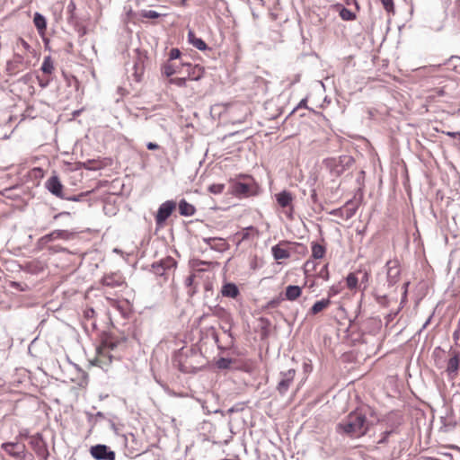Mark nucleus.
I'll return each mask as SVG.
<instances>
[{
  "instance_id": "obj_1",
  "label": "nucleus",
  "mask_w": 460,
  "mask_h": 460,
  "mask_svg": "<svg viewBox=\"0 0 460 460\" xmlns=\"http://www.w3.org/2000/svg\"><path fill=\"white\" fill-rule=\"evenodd\" d=\"M370 423L364 413L351 411L336 425V431L351 438L363 437L369 430Z\"/></svg>"
},
{
  "instance_id": "obj_2",
  "label": "nucleus",
  "mask_w": 460,
  "mask_h": 460,
  "mask_svg": "<svg viewBox=\"0 0 460 460\" xmlns=\"http://www.w3.org/2000/svg\"><path fill=\"white\" fill-rule=\"evenodd\" d=\"M353 160L349 156H340L338 158H329L325 160L326 166L334 176L341 175L347 167L352 164Z\"/></svg>"
},
{
  "instance_id": "obj_3",
  "label": "nucleus",
  "mask_w": 460,
  "mask_h": 460,
  "mask_svg": "<svg viewBox=\"0 0 460 460\" xmlns=\"http://www.w3.org/2000/svg\"><path fill=\"white\" fill-rule=\"evenodd\" d=\"M30 445L40 460H47L49 450L47 443L40 433H36L30 437Z\"/></svg>"
},
{
  "instance_id": "obj_4",
  "label": "nucleus",
  "mask_w": 460,
  "mask_h": 460,
  "mask_svg": "<svg viewBox=\"0 0 460 460\" xmlns=\"http://www.w3.org/2000/svg\"><path fill=\"white\" fill-rule=\"evenodd\" d=\"M1 448L10 456L16 459H23L26 456V446L18 440L13 442H4Z\"/></svg>"
},
{
  "instance_id": "obj_5",
  "label": "nucleus",
  "mask_w": 460,
  "mask_h": 460,
  "mask_svg": "<svg viewBox=\"0 0 460 460\" xmlns=\"http://www.w3.org/2000/svg\"><path fill=\"white\" fill-rule=\"evenodd\" d=\"M279 376L280 380L279 381L276 389L280 395H284L294 381L296 370L294 368H290L287 371H281Z\"/></svg>"
},
{
  "instance_id": "obj_6",
  "label": "nucleus",
  "mask_w": 460,
  "mask_h": 460,
  "mask_svg": "<svg viewBox=\"0 0 460 460\" xmlns=\"http://www.w3.org/2000/svg\"><path fill=\"white\" fill-rule=\"evenodd\" d=\"M176 203L173 200H167L162 203L155 215V223L162 226L175 209Z\"/></svg>"
},
{
  "instance_id": "obj_7",
  "label": "nucleus",
  "mask_w": 460,
  "mask_h": 460,
  "mask_svg": "<svg viewBox=\"0 0 460 460\" xmlns=\"http://www.w3.org/2000/svg\"><path fill=\"white\" fill-rule=\"evenodd\" d=\"M175 267V260L168 256L164 259L160 260L159 261L154 262L152 264V270L155 275L163 277L167 270H170Z\"/></svg>"
},
{
  "instance_id": "obj_8",
  "label": "nucleus",
  "mask_w": 460,
  "mask_h": 460,
  "mask_svg": "<svg viewBox=\"0 0 460 460\" xmlns=\"http://www.w3.org/2000/svg\"><path fill=\"white\" fill-rule=\"evenodd\" d=\"M45 188L54 196L63 199L66 195L63 192L64 186L57 175L49 177L45 181Z\"/></svg>"
},
{
  "instance_id": "obj_9",
  "label": "nucleus",
  "mask_w": 460,
  "mask_h": 460,
  "mask_svg": "<svg viewBox=\"0 0 460 460\" xmlns=\"http://www.w3.org/2000/svg\"><path fill=\"white\" fill-rule=\"evenodd\" d=\"M91 455L97 460H115V453L105 445H96L91 447Z\"/></svg>"
},
{
  "instance_id": "obj_10",
  "label": "nucleus",
  "mask_w": 460,
  "mask_h": 460,
  "mask_svg": "<svg viewBox=\"0 0 460 460\" xmlns=\"http://www.w3.org/2000/svg\"><path fill=\"white\" fill-rule=\"evenodd\" d=\"M387 282L390 286L397 283L400 276L399 262L397 261H388L385 264Z\"/></svg>"
},
{
  "instance_id": "obj_11",
  "label": "nucleus",
  "mask_w": 460,
  "mask_h": 460,
  "mask_svg": "<svg viewBox=\"0 0 460 460\" xmlns=\"http://www.w3.org/2000/svg\"><path fill=\"white\" fill-rule=\"evenodd\" d=\"M275 197L278 204L281 208H288L289 213L288 214V217H291L294 210L292 206L293 196L291 192L288 190H282L279 193H277Z\"/></svg>"
},
{
  "instance_id": "obj_12",
  "label": "nucleus",
  "mask_w": 460,
  "mask_h": 460,
  "mask_svg": "<svg viewBox=\"0 0 460 460\" xmlns=\"http://www.w3.org/2000/svg\"><path fill=\"white\" fill-rule=\"evenodd\" d=\"M68 235L69 234L66 230H54L40 237L38 242L40 245L43 246L57 239H67Z\"/></svg>"
},
{
  "instance_id": "obj_13",
  "label": "nucleus",
  "mask_w": 460,
  "mask_h": 460,
  "mask_svg": "<svg viewBox=\"0 0 460 460\" xmlns=\"http://www.w3.org/2000/svg\"><path fill=\"white\" fill-rule=\"evenodd\" d=\"M181 66L186 67L187 72H188V77L190 80L198 81L203 75L204 69L199 65L192 66L190 63L181 62Z\"/></svg>"
},
{
  "instance_id": "obj_14",
  "label": "nucleus",
  "mask_w": 460,
  "mask_h": 460,
  "mask_svg": "<svg viewBox=\"0 0 460 460\" xmlns=\"http://www.w3.org/2000/svg\"><path fill=\"white\" fill-rule=\"evenodd\" d=\"M24 65V58L22 55L21 54H18V53H15L13 55V59L7 61L6 63V70L10 73V74H16L19 69H20V66Z\"/></svg>"
},
{
  "instance_id": "obj_15",
  "label": "nucleus",
  "mask_w": 460,
  "mask_h": 460,
  "mask_svg": "<svg viewBox=\"0 0 460 460\" xmlns=\"http://www.w3.org/2000/svg\"><path fill=\"white\" fill-rule=\"evenodd\" d=\"M184 67L181 66V63L180 65L175 62H166L162 66V74L167 77L172 76L175 74H181Z\"/></svg>"
},
{
  "instance_id": "obj_16",
  "label": "nucleus",
  "mask_w": 460,
  "mask_h": 460,
  "mask_svg": "<svg viewBox=\"0 0 460 460\" xmlns=\"http://www.w3.org/2000/svg\"><path fill=\"white\" fill-rule=\"evenodd\" d=\"M203 242L218 252H223L226 249V243L222 238L217 237H207L203 238Z\"/></svg>"
},
{
  "instance_id": "obj_17",
  "label": "nucleus",
  "mask_w": 460,
  "mask_h": 460,
  "mask_svg": "<svg viewBox=\"0 0 460 460\" xmlns=\"http://www.w3.org/2000/svg\"><path fill=\"white\" fill-rule=\"evenodd\" d=\"M459 368V355L456 351L453 352V356L447 361V372L450 376H456Z\"/></svg>"
},
{
  "instance_id": "obj_18",
  "label": "nucleus",
  "mask_w": 460,
  "mask_h": 460,
  "mask_svg": "<svg viewBox=\"0 0 460 460\" xmlns=\"http://www.w3.org/2000/svg\"><path fill=\"white\" fill-rule=\"evenodd\" d=\"M239 293V288L234 283L227 282L222 286L221 294L225 297L235 298Z\"/></svg>"
},
{
  "instance_id": "obj_19",
  "label": "nucleus",
  "mask_w": 460,
  "mask_h": 460,
  "mask_svg": "<svg viewBox=\"0 0 460 460\" xmlns=\"http://www.w3.org/2000/svg\"><path fill=\"white\" fill-rule=\"evenodd\" d=\"M188 40L199 50H206L208 49L206 42L201 38H198L192 31L188 32Z\"/></svg>"
},
{
  "instance_id": "obj_20",
  "label": "nucleus",
  "mask_w": 460,
  "mask_h": 460,
  "mask_svg": "<svg viewBox=\"0 0 460 460\" xmlns=\"http://www.w3.org/2000/svg\"><path fill=\"white\" fill-rule=\"evenodd\" d=\"M196 208L192 204L188 203L185 199L179 202V213L184 217H191L195 214Z\"/></svg>"
},
{
  "instance_id": "obj_21",
  "label": "nucleus",
  "mask_w": 460,
  "mask_h": 460,
  "mask_svg": "<svg viewBox=\"0 0 460 460\" xmlns=\"http://www.w3.org/2000/svg\"><path fill=\"white\" fill-rule=\"evenodd\" d=\"M33 22L40 34H44L47 27L46 18L40 13H34Z\"/></svg>"
},
{
  "instance_id": "obj_22",
  "label": "nucleus",
  "mask_w": 460,
  "mask_h": 460,
  "mask_svg": "<svg viewBox=\"0 0 460 460\" xmlns=\"http://www.w3.org/2000/svg\"><path fill=\"white\" fill-rule=\"evenodd\" d=\"M301 288L295 285H289L286 288V298L289 301H294L298 298L301 295Z\"/></svg>"
},
{
  "instance_id": "obj_23",
  "label": "nucleus",
  "mask_w": 460,
  "mask_h": 460,
  "mask_svg": "<svg viewBox=\"0 0 460 460\" xmlns=\"http://www.w3.org/2000/svg\"><path fill=\"white\" fill-rule=\"evenodd\" d=\"M102 283L103 286L110 288L119 287L122 284L120 279L114 274L104 276L102 279Z\"/></svg>"
},
{
  "instance_id": "obj_24",
  "label": "nucleus",
  "mask_w": 460,
  "mask_h": 460,
  "mask_svg": "<svg viewBox=\"0 0 460 460\" xmlns=\"http://www.w3.org/2000/svg\"><path fill=\"white\" fill-rule=\"evenodd\" d=\"M331 304V300L329 298H323L322 300L316 301L310 309V313L312 314H317L322 312L323 309L327 308Z\"/></svg>"
},
{
  "instance_id": "obj_25",
  "label": "nucleus",
  "mask_w": 460,
  "mask_h": 460,
  "mask_svg": "<svg viewBox=\"0 0 460 460\" xmlns=\"http://www.w3.org/2000/svg\"><path fill=\"white\" fill-rule=\"evenodd\" d=\"M250 185L244 182H235L233 186V191L236 195L248 196L250 193Z\"/></svg>"
},
{
  "instance_id": "obj_26",
  "label": "nucleus",
  "mask_w": 460,
  "mask_h": 460,
  "mask_svg": "<svg viewBox=\"0 0 460 460\" xmlns=\"http://www.w3.org/2000/svg\"><path fill=\"white\" fill-rule=\"evenodd\" d=\"M272 255L275 260H282L289 257V252L283 248H280L279 245H274L271 248Z\"/></svg>"
},
{
  "instance_id": "obj_27",
  "label": "nucleus",
  "mask_w": 460,
  "mask_h": 460,
  "mask_svg": "<svg viewBox=\"0 0 460 460\" xmlns=\"http://www.w3.org/2000/svg\"><path fill=\"white\" fill-rule=\"evenodd\" d=\"M40 69L44 74L48 75H50L54 71V64L50 56L44 58Z\"/></svg>"
},
{
  "instance_id": "obj_28",
  "label": "nucleus",
  "mask_w": 460,
  "mask_h": 460,
  "mask_svg": "<svg viewBox=\"0 0 460 460\" xmlns=\"http://www.w3.org/2000/svg\"><path fill=\"white\" fill-rule=\"evenodd\" d=\"M325 247L317 243H312V255L314 259H322L325 254Z\"/></svg>"
},
{
  "instance_id": "obj_29",
  "label": "nucleus",
  "mask_w": 460,
  "mask_h": 460,
  "mask_svg": "<svg viewBox=\"0 0 460 460\" xmlns=\"http://www.w3.org/2000/svg\"><path fill=\"white\" fill-rule=\"evenodd\" d=\"M352 205H353L352 200H349L346 202V204L343 208L344 213H345L344 219L348 220V219L351 218L356 214L357 208L353 207Z\"/></svg>"
},
{
  "instance_id": "obj_30",
  "label": "nucleus",
  "mask_w": 460,
  "mask_h": 460,
  "mask_svg": "<svg viewBox=\"0 0 460 460\" xmlns=\"http://www.w3.org/2000/svg\"><path fill=\"white\" fill-rule=\"evenodd\" d=\"M340 16L344 21H353L356 19V14L346 7L341 9Z\"/></svg>"
},
{
  "instance_id": "obj_31",
  "label": "nucleus",
  "mask_w": 460,
  "mask_h": 460,
  "mask_svg": "<svg viewBox=\"0 0 460 460\" xmlns=\"http://www.w3.org/2000/svg\"><path fill=\"white\" fill-rule=\"evenodd\" d=\"M233 363V359L228 358H220L217 360L216 366L219 369H228Z\"/></svg>"
},
{
  "instance_id": "obj_32",
  "label": "nucleus",
  "mask_w": 460,
  "mask_h": 460,
  "mask_svg": "<svg viewBox=\"0 0 460 460\" xmlns=\"http://www.w3.org/2000/svg\"><path fill=\"white\" fill-rule=\"evenodd\" d=\"M346 283L349 289H354L358 287V279L355 273H349L346 278Z\"/></svg>"
},
{
  "instance_id": "obj_33",
  "label": "nucleus",
  "mask_w": 460,
  "mask_h": 460,
  "mask_svg": "<svg viewBox=\"0 0 460 460\" xmlns=\"http://www.w3.org/2000/svg\"><path fill=\"white\" fill-rule=\"evenodd\" d=\"M224 190L225 184L223 183H214L208 187V191L215 195L221 194Z\"/></svg>"
},
{
  "instance_id": "obj_34",
  "label": "nucleus",
  "mask_w": 460,
  "mask_h": 460,
  "mask_svg": "<svg viewBox=\"0 0 460 460\" xmlns=\"http://www.w3.org/2000/svg\"><path fill=\"white\" fill-rule=\"evenodd\" d=\"M181 51L179 49H176V48H173L170 50L169 52V58L167 60V62H172L176 59H179L181 58Z\"/></svg>"
},
{
  "instance_id": "obj_35",
  "label": "nucleus",
  "mask_w": 460,
  "mask_h": 460,
  "mask_svg": "<svg viewBox=\"0 0 460 460\" xmlns=\"http://www.w3.org/2000/svg\"><path fill=\"white\" fill-rule=\"evenodd\" d=\"M387 13H394V4L393 0H380Z\"/></svg>"
},
{
  "instance_id": "obj_36",
  "label": "nucleus",
  "mask_w": 460,
  "mask_h": 460,
  "mask_svg": "<svg viewBox=\"0 0 460 460\" xmlns=\"http://www.w3.org/2000/svg\"><path fill=\"white\" fill-rule=\"evenodd\" d=\"M170 84H175L179 87H184V86H186V77L171 78Z\"/></svg>"
},
{
  "instance_id": "obj_37",
  "label": "nucleus",
  "mask_w": 460,
  "mask_h": 460,
  "mask_svg": "<svg viewBox=\"0 0 460 460\" xmlns=\"http://www.w3.org/2000/svg\"><path fill=\"white\" fill-rule=\"evenodd\" d=\"M318 277L323 279V280L327 281L330 278L329 270H328V265H324L321 270L318 272Z\"/></svg>"
},
{
  "instance_id": "obj_38",
  "label": "nucleus",
  "mask_w": 460,
  "mask_h": 460,
  "mask_svg": "<svg viewBox=\"0 0 460 460\" xmlns=\"http://www.w3.org/2000/svg\"><path fill=\"white\" fill-rule=\"evenodd\" d=\"M254 227L253 226H248L246 228H244L243 230L242 233H240L239 234L241 235V241H244V240H247L250 238V232L251 231H254Z\"/></svg>"
},
{
  "instance_id": "obj_39",
  "label": "nucleus",
  "mask_w": 460,
  "mask_h": 460,
  "mask_svg": "<svg viewBox=\"0 0 460 460\" xmlns=\"http://www.w3.org/2000/svg\"><path fill=\"white\" fill-rule=\"evenodd\" d=\"M369 278H370V274H369L368 271L365 270V271L362 272V278H361V280H360V285H364L363 290L367 289Z\"/></svg>"
},
{
  "instance_id": "obj_40",
  "label": "nucleus",
  "mask_w": 460,
  "mask_h": 460,
  "mask_svg": "<svg viewBox=\"0 0 460 460\" xmlns=\"http://www.w3.org/2000/svg\"><path fill=\"white\" fill-rule=\"evenodd\" d=\"M86 195V193H80L78 195H73V196H66L63 199L69 200V201H75L79 202L83 200V198Z\"/></svg>"
},
{
  "instance_id": "obj_41",
  "label": "nucleus",
  "mask_w": 460,
  "mask_h": 460,
  "mask_svg": "<svg viewBox=\"0 0 460 460\" xmlns=\"http://www.w3.org/2000/svg\"><path fill=\"white\" fill-rule=\"evenodd\" d=\"M103 347L109 349H114L117 347V342L111 341V339H105L102 341Z\"/></svg>"
},
{
  "instance_id": "obj_42",
  "label": "nucleus",
  "mask_w": 460,
  "mask_h": 460,
  "mask_svg": "<svg viewBox=\"0 0 460 460\" xmlns=\"http://www.w3.org/2000/svg\"><path fill=\"white\" fill-rule=\"evenodd\" d=\"M143 16L146 18H149V19H155V18H158L160 16V14L156 11L148 10V11H145Z\"/></svg>"
},
{
  "instance_id": "obj_43",
  "label": "nucleus",
  "mask_w": 460,
  "mask_h": 460,
  "mask_svg": "<svg viewBox=\"0 0 460 460\" xmlns=\"http://www.w3.org/2000/svg\"><path fill=\"white\" fill-rule=\"evenodd\" d=\"M394 432V430H386L382 433L381 438L378 440L377 444H385L388 440L389 436Z\"/></svg>"
},
{
  "instance_id": "obj_44",
  "label": "nucleus",
  "mask_w": 460,
  "mask_h": 460,
  "mask_svg": "<svg viewBox=\"0 0 460 460\" xmlns=\"http://www.w3.org/2000/svg\"><path fill=\"white\" fill-rule=\"evenodd\" d=\"M95 315V311L92 307H88L84 311V318L90 320L93 319Z\"/></svg>"
},
{
  "instance_id": "obj_45",
  "label": "nucleus",
  "mask_w": 460,
  "mask_h": 460,
  "mask_svg": "<svg viewBox=\"0 0 460 460\" xmlns=\"http://www.w3.org/2000/svg\"><path fill=\"white\" fill-rule=\"evenodd\" d=\"M330 214L332 215V216H335V217H342V218H344V216H345L344 208H339L332 209L330 212Z\"/></svg>"
},
{
  "instance_id": "obj_46",
  "label": "nucleus",
  "mask_w": 460,
  "mask_h": 460,
  "mask_svg": "<svg viewBox=\"0 0 460 460\" xmlns=\"http://www.w3.org/2000/svg\"><path fill=\"white\" fill-rule=\"evenodd\" d=\"M222 329H223L224 332H225L226 334H227V336H228V337H229V339H230L229 345L233 346V345H234V336H233V334H232V332H231V331H230V328L226 329V328H225V327H222Z\"/></svg>"
},
{
  "instance_id": "obj_47",
  "label": "nucleus",
  "mask_w": 460,
  "mask_h": 460,
  "mask_svg": "<svg viewBox=\"0 0 460 460\" xmlns=\"http://www.w3.org/2000/svg\"><path fill=\"white\" fill-rule=\"evenodd\" d=\"M17 44H21L22 47L27 51H30L31 49V46L29 45V43L22 38H19Z\"/></svg>"
},
{
  "instance_id": "obj_48",
  "label": "nucleus",
  "mask_w": 460,
  "mask_h": 460,
  "mask_svg": "<svg viewBox=\"0 0 460 460\" xmlns=\"http://www.w3.org/2000/svg\"><path fill=\"white\" fill-rule=\"evenodd\" d=\"M37 79H38L39 85L41 88H46L49 85V79L44 80V79L40 78L39 76L37 77Z\"/></svg>"
},
{
  "instance_id": "obj_49",
  "label": "nucleus",
  "mask_w": 460,
  "mask_h": 460,
  "mask_svg": "<svg viewBox=\"0 0 460 460\" xmlns=\"http://www.w3.org/2000/svg\"><path fill=\"white\" fill-rule=\"evenodd\" d=\"M75 10V4L71 1L67 5V11L71 13V16H73V13Z\"/></svg>"
},
{
  "instance_id": "obj_50",
  "label": "nucleus",
  "mask_w": 460,
  "mask_h": 460,
  "mask_svg": "<svg viewBox=\"0 0 460 460\" xmlns=\"http://www.w3.org/2000/svg\"><path fill=\"white\" fill-rule=\"evenodd\" d=\"M146 147L149 150H155L159 148V146L156 143L149 142L146 144Z\"/></svg>"
},
{
  "instance_id": "obj_51",
  "label": "nucleus",
  "mask_w": 460,
  "mask_h": 460,
  "mask_svg": "<svg viewBox=\"0 0 460 460\" xmlns=\"http://www.w3.org/2000/svg\"><path fill=\"white\" fill-rule=\"evenodd\" d=\"M193 280H194V276L191 275V276L187 277L185 279V285L187 287H190L193 283Z\"/></svg>"
},
{
  "instance_id": "obj_52",
  "label": "nucleus",
  "mask_w": 460,
  "mask_h": 460,
  "mask_svg": "<svg viewBox=\"0 0 460 460\" xmlns=\"http://www.w3.org/2000/svg\"><path fill=\"white\" fill-rule=\"evenodd\" d=\"M339 293V289L336 288L335 287H332L329 290V296H335L336 294Z\"/></svg>"
},
{
  "instance_id": "obj_53",
  "label": "nucleus",
  "mask_w": 460,
  "mask_h": 460,
  "mask_svg": "<svg viewBox=\"0 0 460 460\" xmlns=\"http://www.w3.org/2000/svg\"><path fill=\"white\" fill-rule=\"evenodd\" d=\"M306 106V99H303L300 101L299 104L297 105V108H302Z\"/></svg>"
},
{
  "instance_id": "obj_54",
  "label": "nucleus",
  "mask_w": 460,
  "mask_h": 460,
  "mask_svg": "<svg viewBox=\"0 0 460 460\" xmlns=\"http://www.w3.org/2000/svg\"><path fill=\"white\" fill-rule=\"evenodd\" d=\"M430 319H431V317H429V319L424 323V324H423V326H422V328H421V331H422L423 329H425V328L429 325V323H430Z\"/></svg>"
},
{
  "instance_id": "obj_55",
  "label": "nucleus",
  "mask_w": 460,
  "mask_h": 460,
  "mask_svg": "<svg viewBox=\"0 0 460 460\" xmlns=\"http://www.w3.org/2000/svg\"><path fill=\"white\" fill-rule=\"evenodd\" d=\"M22 437L27 438V437H29V435H28V433H27V432H26V433H22V432H21V433L17 436L16 439L18 440V438H22Z\"/></svg>"
},
{
  "instance_id": "obj_56",
  "label": "nucleus",
  "mask_w": 460,
  "mask_h": 460,
  "mask_svg": "<svg viewBox=\"0 0 460 460\" xmlns=\"http://www.w3.org/2000/svg\"><path fill=\"white\" fill-rule=\"evenodd\" d=\"M311 198L314 201L316 200V198H317V194L315 192V190H313L312 194H311Z\"/></svg>"
},
{
  "instance_id": "obj_57",
  "label": "nucleus",
  "mask_w": 460,
  "mask_h": 460,
  "mask_svg": "<svg viewBox=\"0 0 460 460\" xmlns=\"http://www.w3.org/2000/svg\"><path fill=\"white\" fill-rule=\"evenodd\" d=\"M68 214H69V213H67V212H61V213L57 214V215L54 217V218H58V217H61V216H63V215H68Z\"/></svg>"
},
{
  "instance_id": "obj_58",
  "label": "nucleus",
  "mask_w": 460,
  "mask_h": 460,
  "mask_svg": "<svg viewBox=\"0 0 460 460\" xmlns=\"http://www.w3.org/2000/svg\"><path fill=\"white\" fill-rule=\"evenodd\" d=\"M385 299V296H376V300L378 303H383V300Z\"/></svg>"
},
{
  "instance_id": "obj_59",
  "label": "nucleus",
  "mask_w": 460,
  "mask_h": 460,
  "mask_svg": "<svg viewBox=\"0 0 460 460\" xmlns=\"http://www.w3.org/2000/svg\"><path fill=\"white\" fill-rule=\"evenodd\" d=\"M96 417H99V418H104V414H103L102 412H101V411H98V412L96 413Z\"/></svg>"
},
{
  "instance_id": "obj_60",
  "label": "nucleus",
  "mask_w": 460,
  "mask_h": 460,
  "mask_svg": "<svg viewBox=\"0 0 460 460\" xmlns=\"http://www.w3.org/2000/svg\"><path fill=\"white\" fill-rule=\"evenodd\" d=\"M439 66H440V65H438V66H435V65H434V66H430V69H431L432 71H436V70L438 69V67H439Z\"/></svg>"
},
{
  "instance_id": "obj_61",
  "label": "nucleus",
  "mask_w": 460,
  "mask_h": 460,
  "mask_svg": "<svg viewBox=\"0 0 460 460\" xmlns=\"http://www.w3.org/2000/svg\"><path fill=\"white\" fill-rule=\"evenodd\" d=\"M458 133L457 132H448L447 135L448 136H451V137H455L456 135H457Z\"/></svg>"
},
{
  "instance_id": "obj_62",
  "label": "nucleus",
  "mask_w": 460,
  "mask_h": 460,
  "mask_svg": "<svg viewBox=\"0 0 460 460\" xmlns=\"http://www.w3.org/2000/svg\"><path fill=\"white\" fill-rule=\"evenodd\" d=\"M453 337L455 340H457L458 339V333L457 332H455L454 334H453Z\"/></svg>"
},
{
  "instance_id": "obj_63",
  "label": "nucleus",
  "mask_w": 460,
  "mask_h": 460,
  "mask_svg": "<svg viewBox=\"0 0 460 460\" xmlns=\"http://www.w3.org/2000/svg\"><path fill=\"white\" fill-rule=\"evenodd\" d=\"M214 339H215V341H216V342H218V337H217V335H214Z\"/></svg>"
},
{
  "instance_id": "obj_64",
  "label": "nucleus",
  "mask_w": 460,
  "mask_h": 460,
  "mask_svg": "<svg viewBox=\"0 0 460 460\" xmlns=\"http://www.w3.org/2000/svg\"><path fill=\"white\" fill-rule=\"evenodd\" d=\"M13 286H20L17 282H13Z\"/></svg>"
}]
</instances>
